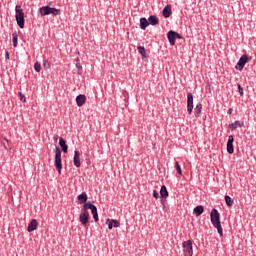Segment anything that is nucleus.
Wrapping results in <instances>:
<instances>
[{"label": "nucleus", "mask_w": 256, "mask_h": 256, "mask_svg": "<svg viewBox=\"0 0 256 256\" xmlns=\"http://www.w3.org/2000/svg\"><path fill=\"white\" fill-rule=\"evenodd\" d=\"M15 19L18 27L20 29L25 28V13H23V8L21 6H15Z\"/></svg>", "instance_id": "obj_1"}, {"label": "nucleus", "mask_w": 256, "mask_h": 256, "mask_svg": "<svg viewBox=\"0 0 256 256\" xmlns=\"http://www.w3.org/2000/svg\"><path fill=\"white\" fill-rule=\"evenodd\" d=\"M182 247L185 256H193V244L191 240L184 241Z\"/></svg>", "instance_id": "obj_2"}, {"label": "nucleus", "mask_w": 256, "mask_h": 256, "mask_svg": "<svg viewBox=\"0 0 256 256\" xmlns=\"http://www.w3.org/2000/svg\"><path fill=\"white\" fill-rule=\"evenodd\" d=\"M54 165H55L56 170L58 171V173L61 174L62 160H61V151L59 150V148H57L56 153H55Z\"/></svg>", "instance_id": "obj_3"}, {"label": "nucleus", "mask_w": 256, "mask_h": 256, "mask_svg": "<svg viewBox=\"0 0 256 256\" xmlns=\"http://www.w3.org/2000/svg\"><path fill=\"white\" fill-rule=\"evenodd\" d=\"M210 218H211V223L213 224V226H217V225L221 224L220 214L216 209L212 210V212L210 214Z\"/></svg>", "instance_id": "obj_4"}, {"label": "nucleus", "mask_w": 256, "mask_h": 256, "mask_svg": "<svg viewBox=\"0 0 256 256\" xmlns=\"http://www.w3.org/2000/svg\"><path fill=\"white\" fill-rule=\"evenodd\" d=\"M250 60H251V58H248L247 55H243V56L239 59V61H238V63H237V65H236L235 68H236L238 71H242L243 68H244V66H245V64L248 63Z\"/></svg>", "instance_id": "obj_5"}, {"label": "nucleus", "mask_w": 256, "mask_h": 256, "mask_svg": "<svg viewBox=\"0 0 256 256\" xmlns=\"http://www.w3.org/2000/svg\"><path fill=\"white\" fill-rule=\"evenodd\" d=\"M167 38L169 40V43L173 46L175 45L176 39H181L182 37L174 31H169L167 34Z\"/></svg>", "instance_id": "obj_6"}, {"label": "nucleus", "mask_w": 256, "mask_h": 256, "mask_svg": "<svg viewBox=\"0 0 256 256\" xmlns=\"http://www.w3.org/2000/svg\"><path fill=\"white\" fill-rule=\"evenodd\" d=\"M193 100H194L193 95L191 93H188V95H187V112L189 115H191L193 112V108H194Z\"/></svg>", "instance_id": "obj_7"}, {"label": "nucleus", "mask_w": 256, "mask_h": 256, "mask_svg": "<svg viewBox=\"0 0 256 256\" xmlns=\"http://www.w3.org/2000/svg\"><path fill=\"white\" fill-rule=\"evenodd\" d=\"M233 142H234V137L232 135H230L229 138H228V142H227V152L229 154H233L234 153Z\"/></svg>", "instance_id": "obj_8"}, {"label": "nucleus", "mask_w": 256, "mask_h": 256, "mask_svg": "<svg viewBox=\"0 0 256 256\" xmlns=\"http://www.w3.org/2000/svg\"><path fill=\"white\" fill-rule=\"evenodd\" d=\"M39 13H40V15H41L42 17L51 15V6H42V7L39 9Z\"/></svg>", "instance_id": "obj_9"}, {"label": "nucleus", "mask_w": 256, "mask_h": 256, "mask_svg": "<svg viewBox=\"0 0 256 256\" xmlns=\"http://www.w3.org/2000/svg\"><path fill=\"white\" fill-rule=\"evenodd\" d=\"M37 226H39V223L37 222V220L32 219L31 222L28 224L27 231L33 232V231L37 230Z\"/></svg>", "instance_id": "obj_10"}, {"label": "nucleus", "mask_w": 256, "mask_h": 256, "mask_svg": "<svg viewBox=\"0 0 256 256\" xmlns=\"http://www.w3.org/2000/svg\"><path fill=\"white\" fill-rule=\"evenodd\" d=\"M89 214L88 212H82L79 216L82 225L86 226L88 223Z\"/></svg>", "instance_id": "obj_11"}, {"label": "nucleus", "mask_w": 256, "mask_h": 256, "mask_svg": "<svg viewBox=\"0 0 256 256\" xmlns=\"http://www.w3.org/2000/svg\"><path fill=\"white\" fill-rule=\"evenodd\" d=\"M106 223L108 224L109 230H111L113 227L118 228L120 226V223L117 220L113 219H107Z\"/></svg>", "instance_id": "obj_12"}, {"label": "nucleus", "mask_w": 256, "mask_h": 256, "mask_svg": "<svg viewBox=\"0 0 256 256\" xmlns=\"http://www.w3.org/2000/svg\"><path fill=\"white\" fill-rule=\"evenodd\" d=\"M244 123L241 121H235L234 123L230 124L228 128L232 131L236 130L237 128H242Z\"/></svg>", "instance_id": "obj_13"}, {"label": "nucleus", "mask_w": 256, "mask_h": 256, "mask_svg": "<svg viewBox=\"0 0 256 256\" xmlns=\"http://www.w3.org/2000/svg\"><path fill=\"white\" fill-rule=\"evenodd\" d=\"M85 102H86L85 95H78L76 97V104H77L78 107L83 106Z\"/></svg>", "instance_id": "obj_14"}, {"label": "nucleus", "mask_w": 256, "mask_h": 256, "mask_svg": "<svg viewBox=\"0 0 256 256\" xmlns=\"http://www.w3.org/2000/svg\"><path fill=\"white\" fill-rule=\"evenodd\" d=\"M73 162H74V165L77 168L81 166V163H80V153L78 151L74 152Z\"/></svg>", "instance_id": "obj_15"}, {"label": "nucleus", "mask_w": 256, "mask_h": 256, "mask_svg": "<svg viewBox=\"0 0 256 256\" xmlns=\"http://www.w3.org/2000/svg\"><path fill=\"white\" fill-rule=\"evenodd\" d=\"M77 199H78V204H83L87 202L88 196L85 192H83L80 195H78Z\"/></svg>", "instance_id": "obj_16"}, {"label": "nucleus", "mask_w": 256, "mask_h": 256, "mask_svg": "<svg viewBox=\"0 0 256 256\" xmlns=\"http://www.w3.org/2000/svg\"><path fill=\"white\" fill-rule=\"evenodd\" d=\"M148 23L149 25L156 26L159 24V19L156 16L152 15L148 18Z\"/></svg>", "instance_id": "obj_17"}, {"label": "nucleus", "mask_w": 256, "mask_h": 256, "mask_svg": "<svg viewBox=\"0 0 256 256\" xmlns=\"http://www.w3.org/2000/svg\"><path fill=\"white\" fill-rule=\"evenodd\" d=\"M59 145L64 153L68 152V146L66 145V141L63 138L59 139Z\"/></svg>", "instance_id": "obj_18"}, {"label": "nucleus", "mask_w": 256, "mask_h": 256, "mask_svg": "<svg viewBox=\"0 0 256 256\" xmlns=\"http://www.w3.org/2000/svg\"><path fill=\"white\" fill-rule=\"evenodd\" d=\"M162 13H163V16L165 18H169L171 16V14H172L171 6H165V8L163 9Z\"/></svg>", "instance_id": "obj_19"}, {"label": "nucleus", "mask_w": 256, "mask_h": 256, "mask_svg": "<svg viewBox=\"0 0 256 256\" xmlns=\"http://www.w3.org/2000/svg\"><path fill=\"white\" fill-rule=\"evenodd\" d=\"M149 21L146 18H141L140 19V28L142 30H145L149 26Z\"/></svg>", "instance_id": "obj_20"}, {"label": "nucleus", "mask_w": 256, "mask_h": 256, "mask_svg": "<svg viewBox=\"0 0 256 256\" xmlns=\"http://www.w3.org/2000/svg\"><path fill=\"white\" fill-rule=\"evenodd\" d=\"M204 212V207L202 205H199L194 208L193 213L198 217Z\"/></svg>", "instance_id": "obj_21"}, {"label": "nucleus", "mask_w": 256, "mask_h": 256, "mask_svg": "<svg viewBox=\"0 0 256 256\" xmlns=\"http://www.w3.org/2000/svg\"><path fill=\"white\" fill-rule=\"evenodd\" d=\"M82 211L86 212L87 210H92L95 205L91 204V202H85L83 203Z\"/></svg>", "instance_id": "obj_22"}, {"label": "nucleus", "mask_w": 256, "mask_h": 256, "mask_svg": "<svg viewBox=\"0 0 256 256\" xmlns=\"http://www.w3.org/2000/svg\"><path fill=\"white\" fill-rule=\"evenodd\" d=\"M160 195H161L162 198H165V199L169 196L168 191H167V188H166L165 185H163V186L161 187Z\"/></svg>", "instance_id": "obj_23"}, {"label": "nucleus", "mask_w": 256, "mask_h": 256, "mask_svg": "<svg viewBox=\"0 0 256 256\" xmlns=\"http://www.w3.org/2000/svg\"><path fill=\"white\" fill-rule=\"evenodd\" d=\"M201 111H202V104L199 103V104H197V106L195 108V112H194V115L196 118L200 117Z\"/></svg>", "instance_id": "obj_24"}, {"label": "nucleus", "mask_w": 256, "mask_h": 256, "mask_svg": "<svg viewBox=\"0 0 256 256\" xmlns=\"http://www.w3.org/2000/svg\"><path fill=\"white\" fill-rule=\"evenodd\" d=\"M12 37H13V39H12L13 47H14V48H17V45H18V36H17L16 32L12 34Z\"/></svg>", "instance_id": "obj_25"}, {"label": "nucleus", "mask_w": 256, "mask_h": 256, "mask_svg": "<svg viewBox=\"0 0 256 256\" xmlns=\"http://www.w3.org/2000/svg\"><path fill=\"white\" fill-rule=\"evenodd\" d=\"M225 202H226L227 206H229V207H232L233 203H234V201L231 199V197H229L227 195L225 196Z\"/></svg>", "instance_id": "obj_26"}, {"label": "nucleus", "mask_w": 256, "mask_h": 256, "mask_svg": "<svg viewBox=\"0 0 256 256\" xmlns=\"http://www.w3.org/2000/svg\"><path fill=\"white\" fill-rule=\"evenodd\" d=\"M138 52L141 54L142 57H145L146 56V50L143 46H139L137 48Z\"/></svg>", "instance_id": "obj_27"}, {"label": "nucleus", "mask_w": 256, "mask_h": 256, "mask_svg": "<svg viewBox=\"0 0 256 256\" xmlns=\"http://www.w3.org/2000/svg\"><path fill=\"white\" fill-rule=\"evenodd\" d=\"M59 9H56V8H51L50 10V14H52L54 17L58 16L59 15Z\"/></svg>", "instance_id": "obj_28"}, {"label": "nucleus", "mask_w": 256, "mask_h": 256, "mask_svg": "<svg viewBox=\"0 0 256 256\" xmlns=\"http://www.w3.org/2000/svg\"><path fill=\"white\" fill-rule=\"evenodd\" d=\"M34 70H35L37 73L41 72V64H40L39 62H36V63L34 64Z\"/></svg>", "instance_id": "obj_29"}, {"label": "nucleus", "mask_w": 256, "mask_h": 256, "mask_svg": "<svg viewBox=\"0 0 256 256\" xmlns=\"http://www.w3.org/2000/svg\"><path fill=\"white\" fill-rule=\"evenodd\" d=\"M214 227L217 229L220 236H223V229H222L221 223L218 225H215Z\"/></svg>", "instance_id": "obj_30"}, {"label": "nucleus", "mask_w": 256, "mask_h": 256, "mask_svg": "<svg viewBox=\"0 0 256 256\" xmlns=\"http://www.w3.org/2000/svg\"><path fill=\"white\" fill-rule=\"evenodd\" d=\"M175 168L179 175H182V170L178 162H175Z\"/></svg>", "instance_id": "obj_31"}, {"label": "nucleus", "mask_w": 256, "mask_h": 256, "mask_svg": "<svg viewBox=\"0 0 256 256\" xmlns=\"http://www.w3.org/2000/svg\"><path fill=\"white\" fill-rule=\"evenodd\" d=\"M18 95H19L20 100H21L22 102H24V103L27 102V98H25V95H23V93L19 92Z\"/></svg>", "instance_id": "obj_32"}, {"label": "nucleus", "mask_w": 256, "mask_h": 256, "mask_svg": "<svg viewBox=\"0 0 256 256\" xmlns=\"http://www.w3.org/2000/svg\"><path fill=\"white\" fill-rule=\"evenodd\" d=\"M3 146L5 149H7L9 147V140H7L6 138H4Z\"/></svg>", "instance_id": "obj_33"}, {"label": "nucleus", "mask_w": 256, "mask_h": 256, "mask_svg": "<svg viewBox=\"0 0 256 256\" xmlns=\"http://www.w3.org/2000/svg\"><path fill=\"white\" fill-rule=\"evenodd\" d=\"M238 92H239V94H240L241 96L244 95V90H243V88L241 87V85H239V84H238Z\"/></svg>", "instance_id": "obj_34"}, {"label": "nucleus", "mask_w": 256, "mask_h": 256, "mask_svg": "<svg viewBox=\"0 0 256 256\" xmlns=\"http://www.w3.org/2000/svg\"><path fill=\"white\" fill-rule=\"evenodd\" d=\"M90 210H91V213H92L93 216L98 214L96 206H93Z\"/></svg>", "instance_id": "obj_35"}, {"label": "nucleus", "mask_w": 256, "mask_h": 256, "mask_svg": "<svg viewBox=\"0 0 256 256\" xmlns=\"http://www.w3.org/2000/svg\"><path fill=\"white\" fill-rule=\"evenodd\" d=\"M153 197H154L155 199H158V198H159V193H158L156 190L153 191Z\"/></svg>", "instance_id": "obj_36"}, {"label": "nucleus", "mask_w": 256, "mask_h": 256, "mask_svg": "<svg viewBox=\"0 0 256 256\" xmlns=\"http://www.w3.org/2000/svg\"><path fill=\"white\" fill-rule=\"evenodd\" d=\"M50 67H51V65L49 64V62L45 61L44 68L49 69Z\"/></svg>", "instance_id": "obj_37"}, {"label": "nucleus", "mask_w": 256, "mask_h": 256, "mask_svg": "<svg viewBox=\"0 0 256 256\" xmlns=\"http://www.w3.org/2000/svg\"><path fill=\"white\" fill-rule=\"evenodd\" d=\"M93 218H94L95 222H97V221L99 220V218H98V213H97V214H94V215H93Z\"/></svg>", "instance_id": "obj_38"}, {"label": "nucleus", "mask_w": 256, "mask_h": 256, "mask_svg": "<svg viewBox=\"0 0 256 256\" xmlns=\"http://www.w3.org/2000/svg\"><path fill=\"white\" fill-rule=\"evenodd\" d=\"M6 60H9V51H6V56H5Z\"/></svg>", "instance_id": "obj_39"}, {"label": "nucleus", "mask_w": 256, "mask_h": 256, "mask_svg": "<svg viewBox=\"0 0 256 256\" xmlns=\"http://www.w3.org/2000/svg\"><path fill=\"white\" fill-rule=\"evenodd\" d=\"M232 112H233V109H232V108H230V109L228 110V114H229V115H231V114H232Z\"/></svg>", "instance_id": "obj_40"}, {"label": "nucleus", "mask_w": 256, "mask_h": 256, "mask_svg": "<svg viewBox=\"0 0 256 256\" xmlns=\"http://www.w3.org/2000/svg\"><path fill=\"white\" fill-rule=\"evenodd\" d=\"M76 68H77L78 70H81V69H82V67H81L79 64L76 65Z\"/></svg>", "instance_id": "obj_41"}, {"label": "nucleus", "mask_w": 256, "mask_h": 256, "mask_svg": "<svg viewBox=\"0 0 256 256\" xmlns=\"http://www.w3.org/2000/svg\"><path fill=\"white\" fill-rule=\"evenodd\" d=\"M161 203L164 204V200L163 199L161 200Z\"/></svg>", "instance_id": "obj_42"}]
</instances>
